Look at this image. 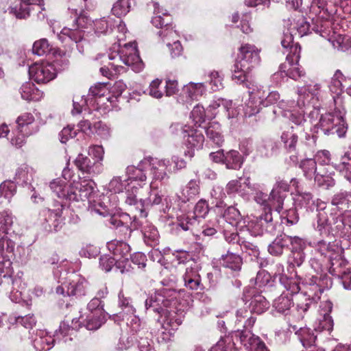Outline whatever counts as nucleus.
<instances>
[{
    "mask_svg": "<svg viewBox=\"0 0 351 351\" xmlns=\"http://www.w3.org/2000/svg\"><path fill=\"white\" fill-rule=\"evenodd\" d=\"M16 123L19 135L11 138L12 143L16 146H21L25 137L33 135L39 130L38 123L36 122L34 115L29 112L21 114L16 119Z\"/></svg>",
    "mask_w": 351,
    "mask_h": 351,
    "instance_id": "obj_1",
    "label": "nucleus"
},
{
    "mask_svg": "<svg viewBox=\"0 0 351 351\" xmlns=\"http://www.w3.org/2000/svg\"><path fill=\"white\" fill-rule=\"evenodd\" d=\"M29 73L31 78L38 84H46L56 76V70L48 62L35 63L30 66Z\"/></svg>",
    "mask_w": 351,
    "mask_h": 351,
    "instance_id": "obj_2",
    "label": "nucleus"
},
{
    "mask_svg": "<svg viewBox=\"0 0 351 351\" xmlns=\"http://www.w3.org/2000/svg\"><path fill=\"white\" fill-rule=\"evenodd\" d=\"M260 60L259 50L255 46L246 44L241 47L237 62L241 63V66L251 70L259 64Z\"/></svg>",
    "mask_w": 351,
    "mask_h": 351,
    "instance_id": "obj_3",
    "label": "nucleus"
},
{
    "mask_svg": "<svg viewBox=\"0 0 351 351\" xmlns=\"http://www.w3.org/2000/svg\"><path fill=\"white\" fill-rule=\"evenodd\" d=\"M168 164V160H159L150 157L145 158L140 162L138 170H145L148 167H150L154 179L162 180L166 176V169Z\"/></svg>",
    "mask_w": 351,
    "mask_h": 351,
    "instance_id": "obj_4",
    "label": "nucleus"
},
{
    "mask_svg": "<svg viewBox=\"0 0 351 351\" xmlns=\"http://www.w3.org/2000/svg\"><path fill=\"white\" fill-rule=\"evenodd\" d=\"M119 58L128 66H139L141 64L136 46L134 44L125 45L120 50Z\"/></svg>",
    "mask_w": 351,
    "mask_h": 351,
    "instance_id": "obj_5",
    "label": "nucleus"
},
{
    "mask_svg": "<svg viewBox=\"0 0 351 351\" xmlns=\"http://www.w3.org/2000/svg\"><path fill=\"white\" fill-rule=\"evenodd\" d=\"M185 145L186 150L184 152V156L192 158L195 156V149L202 146L204 141L203 134L196 130H191L187 135L184 136Z\"/></svg>",
    "mask_w": 351,
    "mask_h": 351,
    "instance_id": "obj_6",
    "label": "nucleus"
},
{
    "mask_svg": "<svg viewBox=\"0 0 351 351\" xmlns=\"http://www.w3.org/2000/svg\"><path fill=\"white\" fill-rule=\"evenodd\" d=\"M22 97L27 101H38L43 97V93L31 82L23 84L21 88Z\"/></svg>",
    "mask_w": 351,
    "mask_h": 351,
    "instance_id": "obj_7",
    "label": "nucleus"
},
{
    "mask_svg": "<svg viewBox=\"0 0 351 351\" xmlns=\"http://www.w3.org/2000/svg\"><path fill=\"white\" fill-rule=\"evenodd\" d=\"M243 157L237 150H230L226 154L224 163L227 168L238 169L243 164Z\"/></svg>",
    "mask_w": 351,
    "mask_h": 351,
    "instance_id": "obj_8",
    "label": "nucleus"
},
{
    "mask_svg": "<svg viewBox=\"0 0 351 351\" xmlns=\"http://www.w3.org/2000/svg\"><path fill=\"white\" fill-rule=\"evenodd\" d=\"M184 91L192 99H195L201 96L205 91V86L203 83L190 82L184 86Z\"/></svg>",
    "mask_w": 351,
    "mask_h": 351,
    "instance_id": "obj_9",
    "label": "nucleus"
},
{
    "mask_svg": "<svg viewBox=\"0 0 351 351\" xmlns=\"http://www.w3.org/2000/svg\"><path fill=\"white\" fill-rule=\"evenodd\" d=\"M130 0H118L113 5L112 12L118 17L125 16L130 11Z\"/></svg>",
    "mask_w": 351,
    "mask_h": 351,
    "instance_id": "obj_10",
    "label": "nucleus"
},
{
    "mask_svg": "<svg viewBox=\"0 0 351 351\" xmlns=\"http://www.w3.org/2000/svg\"><path fill=\"white\" fill-rule=\"evenodd\" d=\"M223 265L232 270H239L241 266V258L234 254H227L223 256Z\"/></svg>",
    "mask_w": 351,
    "mask_h": 351,
    "instance_id": "obj_11",
    "label": "nucleus"
},
{
    "mask_svg": "<svg viewBox=\"0 0 351 351\" xmlns=\"http://www.w3.org/2000/svg\"><path fill=\"white\" fill-rule=\"evenodd\" d=\"M61 35L67 36L75 43H78L84 38V30L73 25L71 28H63L61 32Z\"/></svg>",
    "mask_w": 351,
    "mask_h": 351,
    "instance_id": "obj_12",
    "label": "nucleus"
},
{
    "mask_svg": "<svg viewBox=\"0 0 351 351\" xmlns=\"http://www.w3.org/2000/svg\"><path fill=\"white\" fill-rule=\"evenodd\" d=\"M250 70H247L246 67L241 66V63L236 62L232 70V79L237 82H244L247 80V73Z\"/></svg>",
    "mask_w": 351,
    "mask_h": 351,
    "instance_id": "obj_13",
    "label": "nucleus"
},
{
    "mask_svg": "<svg viewBox=\"0 0 351 351\" xmlns=\"http://www.w3.org/2000/svg\"><path fill=\"white\" fill-rule=\"evenodd\" d=\"M16 186L12 181H5L0 185V193L5 198H11L15 193Z\"/></svg>",
    "mask_w": 351,
    "mask_h": 351,
    "instance_id": "obj_14",
    "label": "nucleus"
},
{
    "mask_svg": "<svg viewBox=\"0 0 351 351\" xmlns=\"http://www.w3.org/2000/svg\"><path fill=\"white\" fill-rule=\"evenodd\" d=\"M90 93L93 96L103 97L110 93L109 86L107 84H97L90 88Z\"/></svg>",
    "mask_w": 351,
    "mask_h": 351,
    "instance_id": "obj_15",
    "label": "nucleus"
},
{
    "mask_svg": "<svg viewBox=\"0 0 351 351\" xmlns=\"http://www.w3.org/2000/svg\"><path fill=\"white\" fill-rule=\"evenodd\" d=\"M49 51V45L45 39H41L34 43L32 51L38 56H43Z\"/></svg>",
    "mask_w": 351,
    "mask_h": 351,
    "instance_id": "obj_16",
    "label": "nucleus"
},
{
    "mask_svg": "<svg viewBox=\"0 0 351 351\" xmlns=\"http://www.w3.org/2000/svg\"><path fill=\"white\" fill-rule=\"evenodd\" d=\"M95 183L91 181H83L80 184L79 191L80 195L84 198H89L95 191Z\"/></svg>",
    "mask_w": 351,
    "mask_h": 351,
    "instance_id": "obj_17",
    "label": "nucleus"
},
{
    "mask_svg": "<svg viewBox=\"0 0 351 351\" xmlns=\"http://www.w3.org/2000/svg\"><path fill=\"white\" fill-rule=\"evenodd\" d=\"M210 84L213 90H218L223 86V77L218 71H213L209 74Z\"/></svg>",
    "mask_w": 351,
    "mask_h": 351,
    "instance_id": "obj_18",
    "label": "nucleus"
},
{
    "mask_svg": "<svg viewBox=\"0 0 351 351\" xmlns=\"http://www.w3.org/2000/svg\"><path fill=\"white\" fill-rule=\"evenodd\" d=\"M76 163L82 171H90L95 162H92L88 157L79 155Z\"/></svg>",
    "mask_w": 351,
    "mask_h": 351,
    "instance_id": "obj_19",
    "label": "nucleus"
},
{
    "mask_svg": "<svg viewBox=\"0 0 351 351\" xmlns=\"http://www.w3.org/2000/svg\"><path fill=\"white\" fill-rule=\"evenodd\" d=\"M191 116L194 121L200 125L204 121L205 112L204 109L202 106H195L191 112Z\"/></svg>",
    "mask_w": 351,
    "mask_h": 351,
    "instance_id": "obj_20",
    "label": "nucleus"
},
{
    "mask_svg": "<svg viewBox=\"0 0 351 351\" xmlns=\"http://www.w3.org/2000/svg\"><path fill=\"white\" fill-rule=\"evenodd\" d=\"M333 322L331 317L329 315H325L322 319L319 321V326L317 329L319 331L328 330L330 331L332 329Z\"/></svg>",
    "mask_w": 351,
    "mask_h": 351,
    "instance_id": "obj_21",
    "label": "nucleus"
},
{
    "mask_svg": "<svg viewBox=\"0 0 351 351\" xmlns=\"http://www.w3.org/2000/svg\"><path fill=\"white\" fill-rule=\"evenodd\" d=\"M161 84V80L158 79H156L153 80L149 86V94L156 97L160 98L162 95V92L158 89L160 85Z\"/></svg>",
    "mask_w": 351,
    "mask_h": 351,
    "instance_id": "obj_22",
    "label": "nucleus"
},
{
    "mask_svg": "<svg viewBox=\"0 0 351 351\" xmlns=\"http://www.w3.org/2000/svg\"><path fill=\"white\" fill-rule=\"evenodd\" d=\"M302 341L304 346L310 347L315 343L316 337L308 330H304L302 333Z\"/></svg>",
    "mask_w": 351,
    "mask_h": 351,
    "instance_id": "obj_23",
    "label": "nucleus"
},
{
    "mask_svg": "<svg viewBox=\"0 0 351 351\" xmlns=\"http://www.w3.org/2000/svg\"><path fill=\"white\" fill-rule=\"evenodd\" d=\"M76 132L71 127H66L60 132V141L65 143L69 138H74Z\"/></svg>",
    "mask_w": 351,
    "mask_h": 351,
    "instance_id": "obj_24",
    "label": "nucleus"
},
{
    "mask_svg": "<svg viewBox=\"0 0 351 351\" xmlns=\"http://www.w3.org/2000/svg\"><path fill=\"white\" fill-rule=\"evenodd\" d=\"M104 149L101 146H93L89 149V155L94 157V162L102 160L104 158Z\"/></svg>",
    "mask_w": 351,
    "mask_h": 351,
    "instance_id": "obj_25",
    "label": "nucleus"
},
{
    "mask_svg": "<svg viewBox=\"0 0 351 351\" xmlns=\"http://www.w3.org/2000/svg\"><path fill=\"white\" fill-rule=\"evenodd\" d=\"M288 75L293 79H298L303 75V71L300 69L298 64V60H296L295 64H293L288 70Z\"/></svg>",
    "mask_w": 351,
    "mask_h": 351,
    "instance_id": "obj_26",
    "label": "nucleus"
},
{
    "mask_svg": "<svg viewBox=\"0 0 351 351\" xmlns=\"http://www.w3.org/2000/svg\"><path fill=\"white\" fill-rule=\"evenodd\" d=\"M178 91V83L175 80H169L166 82V92L167 95H173Z\"/></svg>",
    "mask_w": 351,
    "mask_h": 351,
    "instance_id": "obj_27",
    "label": "nucleus"
},
{
    "mask_svg": "<svg viewBox=\"0 0 351 351\" xmlns=\"http://www.w3.org/2000/svg\"><path fill=\"white\" fill-rule=\"evenodd\" d=\"M90 20H89L86 16L80 15L76 19L75 23L73 24V25L83 30L84 29L87 28L88 25H90Z\"/></svg>",
    "mask_w": 351,
    "mask_h": 351,
    "instance_id": "obj_28",
    "label": "nucleus"
},
{
    "mask_svg": "<svg viewBox=\"0 0 351 351\" xmlns=\"http://www.w3.org/2000/svg\"><path fill=\"white\" fill-rule=\"evenodd\" d=\"M168 47L170 48L171 53L173 57L179 56L182 53V47L181 43L176 40L172 45L168 43Z\"/></svg>",
    "mask_w": 351,
    "mask_h": 351,
    "instance_id": "obj_29",
    "label": "nucleus"
},
{
    "mask_svg": "<svg viewBox=\"0 0 351 351\" xmlns=\"http://www.w3.org/2000/svg\"><path fill=\"white\" fill-rule=\"evenodd\" d=\"M208 213V206L204 202H199L195 208V213L197 216L202 217Z\"/></svg>",
    "mask_w": 351,
    "mask_h": 351,
    "instance_id": "obj_30",
    "label": "nucleus"
},
{
    "mask_svg": "<svg viewBox=\"0 0 351 351\" xmlns=\"http://www.w3.org/2000/svg\"><path fill=\"white\" fill-rule=\"evenodd\" d=\"M50 187L58 195V196H64L65 194L63 192L62 186L60 184V181L54 180L50 183Z\"/></svg>",
    "mask_w": 351,
    "mask_h": 351,
    "instance_id": "obj_31",
    "label": "nucleus"
},
{
    "mask_svg": "<svg viewBox=\"0 0 351 351\" xmlns=\"http://www.w3.org/2000/svg\"><path fill=\"white\" fill-rule=\"evenodd\" d=\"M210 158L215 162H224L226 154L221 150L215 152H212L210 154Z\"/></svg>",
    "mask_w": 351,
    "mask_h": 351,
    "instance_id": "obj_32",
    "label": "nucleus"
},
{
    "mask_svg": "<svg viewBox=\"0 0 351 351\" xmlns=\"http://www.w3.org/2000/svg\"><path fill=\"white\" fill-rule=\"evenodd\" d=\"M101 323H102L101 319H97L95 322H93L92 320L89 319L87 322L86 327L89 330H95V329L99 328L101 326Z\"/></svg>",
    "mask_w": 351,
    "mask_h": 351,
    "instance_id": "obj_33",
    "label": "nucleus"
},
{
    "mask_svg": "<svg viewBox=\"0 0 351 351\" xmlns=\"http://www.w3.org/2000/svg\"><path fill=\"white\" fill-rule=\"evenodd\" d=\"M152 23L157 27H162L165 24L164 19L159 15L154 16Z\"/></svg>",
    "mask_w": 351,
    "mask_h": 351,
    "instance_id": "obj_34",
    "label": "nucleus"
},
{
    "mask_svg": "<svg viewBox=\"0 0 351 351\" xmlns=\"http://www.w3.org/2000/svg\"><path fill=\"white\" fill-rule=\"evenodd\" d=\"M239 187V182L237 180H232L230 181L227 184V189L228 190V192L233 193L238 190V188Z\"/></svg>",
    "mask_w": 351,
    "mask_h": 351,
    "instance_id": "obj_35",
    "label": "nucleus"
},
{
    "mask_svg": "<svg viewBox=\"0 0 351 351\" xmlns=\"http://www.w3.org/2000/svg\"><path fill=\"white\" fill-rule=\"evenodd\" d=\"M113 262V260L111 259H101V264L106 271H110Z\"/></svg>",
    "mask_w": 351,
    "mask_h": 351,
    "instance_id": "obj_36",
    "label": "nucleus"
},
{
    "mask_svg": "<svg viewBox=\"0 0 351 351\" xmlns=\"http://www.w3.org/2000/svg\"><path fill=\"white\" fill-rule=\"evenodd\" d=\"M9 130L8 127L5 124L1 125L0 127V137L6 136L8 134Z\"/></svg>",
    "mask_w": 351,
    "mask_h": 351,
    "instance_id": "obj_37",
    "label": "nucleus"
},
{
    "mask_svg": "<svg viewBox=\"0 0 351 351\" xmlns=\"http://www.w3.org/2000/svg\"><path fill=\"white\" fill-rule=\"evenodd\" d=\"M176 166L178 169H182L186 167V162L183 159L175 160Z\"/></svg>",
    "mask_w": 351,
    "mask_h": 351,
    "instance_id": "obj_38",
    "label": "nucleus"
},
{
    "mask_svg": "<svg viewBox=\"0 0 351 351\" xmlns=\"http://www.w3.org/2000/svg\"><path fill=\"white\" fill-rule=\"evenodd\" d=\"M117 86L119 87L120 88V90L118 92H114V90H112V92L114 94L119 95L121 93L122 90H123V85L121 83H117V84H115L114 88H115Z\"/></svg>",
    "mask_w": 351,
    "mask_h": 351,
    "instance_id": "obj_39",
    "label": "nucleus"
},
{
    "mask_svg": "<svg viewBox=\"0 0 351 351\" xmlns=\"http://www.w3.org/2000/svg\"><path fill=\"white\" fill-rule=\"evenodd\" d=\"M21 1L27 4H34L38 1V0H21Z\"/></svg>",
    "mask_w": 351,
    "mask_h": 351,
    "instance_id": "obj_40",
    "label": "nucleus"
},
{
    "mask_svg": "<svg viewBox=\"0 0 351 351\" xmlns=\"http://www.w3.org/2000/svg\"><path fill=\"white\" fill-rule=\"evenodd\" d=\"M343 285H344V287L346 289H351V282H348L346 280H343Z\"/></svg>",
    "mask_w": 351,
    "mask_h": 351,
    "instance_id": "obj_41",
    "label": "nucleus"
},
{
    "mask_svg": "<svg viewBox=\"0 0 351 351\" xmlns=\"http://www.w3.org/2000/svg\"><path fill=\"white\" fill-rule=\"evenodd\" d=\"M192 283H194L195 287H197V286H198V284H199L197 281H194V280H192V279H189V280H188V284H189V285H191V284H192Z\"/></svg>",
    "mask_w": 351,
    "mask_h": 351,
    "instance_id": "obj_42",
    "label": "nucleus"
},
{
    "mask_svg": "<svg viewBox=\"0 0 351 351\" xmlns=\"http://www.w3.org/2000/svg\"><path fill=\"white\" fill-rule=\"evenodd\" d=\"M138 179L141 181V182H144L146 180V176L145 174H141L138 178Z\"/></svg>",
    "mask_w": 351,
    "mask_h": 351,
    "instance_id": "obj_43",
    "label": "nucleus"
},
{
    "mask_svg": "<svg viewBox=\"0 0 351 351\" xmlns=\"http://www.w3.org/2000/svg\"><path fill=\"white\" fill-rule=\"evenodd\" d=\"M214 232H215V230L214 229H211V228L205 230V233L206 234H213Z\"/></svg>",
    "mask_w": 351,
    "mask_h": 351,
    "instance_id": "obj_44",
    "label": "nucleus"
},
{
    "mask_svg": "<svg viewBox=\"0 0 351 351\" xmlns=\"http://www.w3.org/2000/svg\"><path fill=\"white\" fill-rule=\"evenodd\" d=\"M180 226L184 230H188L189 229V226L187 224L184 225L183 223H180Z\"/></svg>",
    "mask_w": 351,
    "mask_h": 351,
    "instance_id": "obj_45",
    "label": "nucleus"
},
{
    "mask_svg": "<svg viewBox=\"0 0 351 351\" xmlns=\"http://www.w3.org/2000/svg\"><path fill=\"white\" fill-rule=\"evenodd\" d=\"M337 132H338V134H339V136H343V135L345 134V132H346V130H345L344 128H343V129H342V130H337Z\"/></svg>",
    "mask_w": 351,
    "mask_h": 351,
    "instance_id": "obj_46",
    "label": "nucleus"
},
{
    "mask_svg": "<svg viewBox=\"0 0 351 351\" xmlns=\"http://www.w3.org/2000/svg\"><path fill=\"white\" fill-rule=\"evenodd\" d=\"M245 33H249L250 32H251V28L249 25H247V24H246V27H245V29H243V30Z\"/></svg>",
    "mask_w": 351,
    "mask_h": 351,
    "instance_id": "obj_47",
    "label": "nucleus"
},
{
    "mask_svg": "<svg viewBox=\"0 0 351 351\" xmlns=\"http://www.w3.org/2000/svg\"><path fill=\"white\" fill-rule=\"evenodd\" d=\"M270 196L271 198H275L276 196V189H273L271 192V194H270Z\"/></svg>",
    "mask_w": 351,
    "mask_h": 351,
    "instance_id": "obj_48",
    "label": "nucleus"
},
{
    "mask_svg": "<svg viewBox=\"0 0 351 351\" xmlns=\"http://www.w3.org/2000/svg\"><path fill=\"white\" fill-rule=\"evenodd\" d=\"M173 35L175 34L174 32L171 29L169 31H168V32L167 34H165V36H167V35Z\"/></svg>",
    "mask_w": 351,
    "mask_h": 351,
    "instance_id": "obj_49",
    "label": "nucleus"
},
{
    "mask_svg": "<svg viewBox=\"0 0 351 351\" xmlns=\"http://www.w3.org/2000/svg\"><path fill=\"white\" fill-rule=\"evenodd\" d=\"M260 349L261 351H268L266 348H265L264 346H260Z\"/></svg>",
    "mask_w": 351,
    "mask_h": 351,
    "instance_id": "obj_50",
    "label": "nucleus"
},
{
    "mask_svg": "<svg viewBox=\"0 0 351 351\" xmlns=\"http://www.w3.org/2000/svg\"><path fill=\"white\" fill-rule=\"evenodd\" d=\"M81 110H81V108H76V112H77V113L80 112H81Z\"/></svg>",
    "mask_w": 351,
    "mask_h": 351,
    "instance_id": "obj_51",
    "label": "nucleus"
},
{
    "mask_svg": "<svg viewBox=\"0 0 351 351\" xmlns=\"http://www.w3.org/2000/svg\"><path fill=\"white\" fill-rule=\"evenodd\" d=\"M2 74V71L0 69V75Z\"/></svg>",
    "mask_w": 351,
    "mask_h": 351,
    "instance_id": "obj_52",
    "label": "nucleus"
}]
</instances>
